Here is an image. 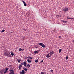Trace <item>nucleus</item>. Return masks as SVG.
Instances as JSON below:
<instances>
[{
    "instance_id": "f257e3e1",
    "label": "nucleus",
    "mask_w": 74,
    "mask_h": 74,
    "mask_svg": "<svg viewBox=\"0 0 74 74\" xmlns=\"http://www.w3.org/2000/svg\"><path fill=\"white\" fill-rule=\"evenodd\" d=\"M5 55L6 56H8V57H11V55L10 52H9V51L7 50H6L4 51Z\"/></svg>"
},
{
    "instance_id": "f03ea898",
    "label": "nucleus",
    "mask_w": 74,
    "mask_h": 74,
    "mask_svg": "<svg viewBox=\"0 0 74 74\" xmlns=\"http://www.w3.org/2000/svg\"><path fill=\"white\" fill-rule=\"evenodd\" d=\"M9 71L10 72L9 73V74H14V72L13 70H9Z\"/></svg>"
},
{
    "instance_id": "7ed1b4c3",
    "label": "nucleus",
    "mask_w": 74,
    "mask_h": 74,
    "mask_svg": "<svg viewBox=\"0 0 74 74\" xmlns=\"http://www.w3.org/2000/svg\"><path fill=\"white\" fill-rule=\"evenodd\" d=\"M69 9L67 8H64L62 11H64V12H67V11H69Z\"/></svg>"
},
{
    "instance_id": "20e7f679",
    "label": "nucleus",
    "mask_w": 74,
    "mask_h": 74,
    "mask_svg": "<svg viewBox=\"0 0 74 74\" xmlns=\"http://www.w3.org/2000/svg\"><path fill=\"white\" fill-rule=\"evenodd\" d=\"M22 65H24V66L25 67L27 66V62H26L25 61L21 63Z\"/></svg>"
},
{
    "instance_id": "39448f33",
    "label": "nucleus",
    "mask_w": 74,
    "mask_h": 74,
    "mask_svg": "<svg viewBox=\"0 0 74 74\" xmlns=\"http://www.w3.org/2000/svg\"><path fill=\"white\" fill-rule=\"evenodd\" d=\"M20 74H25V71L24 70H22L20 72Z\"/></svg>"
},
{
    "instance_id": "423d86ee",
    "label": "nucleus",
    "mask_w": 74,
    "mask_h": 74,
    "mask_svg": "<svg viewBox=\"0 0 74 74\" xmlns=\"http://www.w3.org/2000/svg\"><path fill=\"white\" fill-rule=\"evenodd\" d=\"M54 53V52L52 51H50V53H49V54H50V56H52L53 54Z\"/></svg>"
},
{
    "instance_id": "0eeeda50",
    "label": "nucleus",
    "mask_w": 74,
    "mask_h": 74,
    "mask_svg": "<svg viewBox=\"0 0 74 74\" xmlns=\"http://www.w3.org/2000/svg\"><path fill=\"white\" fill-rule=\"evenodd\" d=\"M8 68H6V70L4 72V73H6L7 72H8Z\"/></svg>"
},
{
    "instance_id": "6e6552de",
    "label": "nucleus",
    "mask_w": 74,
    "mask_h": 74,
    "mask_svg": "<svg viewBox=\"0 0 74 74\" xmlns=\"http://www.w3.org/2000/svg\"><path fill=\"white\" fill-rule=\"evenodd\" d=\"M27 62L28 63H31L32 62V61L29 60V59H27Z\"/></svg>"
},
{
    "instance_id": "1a4fd4ad",
    "label": "nucleus",
    "mask_w": 74,
    "mask_h": 74,
    "mask_svg": "<svg viewBox=\"0 0 74 74\" xmlns=\"http://www.w3.org/2000/svg\"><path fill=\"white\" fill-rule=\"evenodd\" d=\"M22 1L23 2V3L24 5L25 6H27V4L26 3H25V2L23 1Z\"/></svg>"
},
{
    "instance_id": "9d476101",
    "label": "nucleus",
    "mask_w": 74,
    "mask_h": 74,
    "mask_svg": "<svg viewBox=\"0 0 74 74\" xmlns=\"http://www.w3.org/2000/svg\"><path fill=\"white\" fill-rule=\"evenodd\" d=\"M22 66L21 64H20L19 66H18V68L19 69H21V68L22 67Z\"/></svg>"
},
{
    "instance_id": "9b49d317",
    "label": "nucleus",
    "mask_w": 74,
    "mask_h": 74,
    "mask_svg": "<svg viewBox=\"0 0 74 74\" xmlns=\"http://www.w3.org/2000/svg\"><path fill=\"white\" fill-rule=\"evenodd\" d=\"M23 69L25 70V71H27L28 70V69L25 67L23 68Z\"/></svg>"
},
{
    "instance_id": "f8f14e48",
    "label": "nucleus",
    "mask_w": 74,
    "mask_h": 74,
    "mask_svg": "<svg viewBox=\"0 0 74 74\" xmlns=\"http://www.w3.org/2000/svg\"><path fill=\"white\" fill-rule=\"evenodd\" d=\"M28 68H29L30 67V64H28L27 65V66H26Z\"/></svg>"
},
{
    "instance_id": "ddd939ff",
    "label": "nucleus",
    "mask_w": 74,
    "mask_h": 74,
    "mask_svg": "<svg viewBox=\"0 0 74 74\" xmlns=\"http://www.w3.org/2000/svg\"><path fill=\"white\" fill-rule=\"evenodd\" d=\"M10 53H11V55L12 56H14V53H13L11 51Z\"/></svg>"
},
{
    "instance_id": "4468645a",
    "label": "nucleus",
    "mask_w": 74,
    "mask_h": 74,
    "mask_svg": "<svg viewBox=\"0 0 74 74\" xmlns=\"http://www.w3.org/2000/svg\"><path fill=\"white\" fill-rule=\"evenodd\" d=\"M67 18L68 19H73V18H71L69 16L67 17Z\"/></svg>"
},
{
    "instance_id": "2eb2a0df",
    "label": "nucleus",
    "mask_w": 74,
    "mask_h": 74,
    "mask_svg": "<svg viewBox=\"0 0 74 74\" xmlns=\"http://www.w3.org/2000/svg\"><path fill=\"white\" fill-rule=\"evenodd\" d=\"M27 58H28L29 59V60H32V58L31 57H30V56L28 57H27Z\"/></svg>"
},
{
    "instance_id": "dca6fc26",
    "label": "nucleus",
    "mask_w": 74,
    "mask_h": 74,
    "mask_svg": "<svg viewBox=\"0 0 74 74\" xmlns=\"http://www.w3.org/2000/svg\"><path fill=\"white\" fill-rule=\"evenodd\" d=\"M17 62H18V63H20L21 61V60L19 59V60H18L17 59Z\"/></svg>"
},
{
    "instance_id": "f3484780",
    "label": "nucleus",
    "mask_w": 74,
    "mask_h": 74,
    "mask_svg": "<svg viewBox=\"0 0 74 74\" xmlns=\"http://www.w3.org/2000/svg\"><path fill=\"white\" fill-rule=\"evenodd\" d=\"M42 45H43V43H40L39 44V46H42Z\"/></svg>"
},
{
    "instance_id": "a211bd4d",
    "label": "nucleus",
    "mask_w": 74,
    "mask_h": 74,
    "mask_svg": "<svg viewBox=\"0 0 74 74\" xmlns=\"http://www.w3.org/2000/svg\"><path fill=\"white\" fill-rule=\"evenodd\" d=\"M62 22H63L64 23H67V21H62Z\"/></svg>"
},
{
    "instance_id": "6ab92c4d",
    "label": "nucleus",
    "mask_w": 74,
    "mask_h": 74,
    "mask_svg": "<svg viewBox=\"0 0 74 74\" xmlns=\"http://www.w3.org/2000/svg\"><path fill=\"white\" fill-rule=\"evenodd\" d=\"M46 57L48 58H49L50 57V55H49V54H48L47 55Z\"/></svg>"
},
{
    "instance_id": "aec40b11",
    "label": "nucleus",
    "mask_w": 74,
    "mask_h": 74,
    "mask_svg": "<svg viewBox=\"0 0 74 74\" xmlns=\"http://www.w3.org/2000/svg\"><path fill=\"white\" fill-rule=\"evenodd\" d=\"M42 47L43 48H45V45L44 44H43L42 45Z\"/></svg>"
},
{
    "instance_id": "412c9836",
    "label": "nucleus",
    "mask_w": 74,
    "mask_h": 74,
    "mask_svg": "<svg viewBox=\"0 0 74 74\" xmlns=\"http://www.w3.org/2000/svg\"><path fill=\"white\" fill-rule=\"evenodd\" d=\"M34 53L35 54H36V53H38V52L37 51H34Z\"/></svg>"
},
{
    "instance_id": "4be33fe9",
    "label": "nucleus",
    "mask_w": 74,
    "mask_h": 74,
    "mask_svg": "<svg viewBox=\"0 0 74 74\" xmlns=\"http://www.w3.org/2000/svg\"><path fill=\"white\" fill-rule=\"evenodd\" d=\"M62 50V49H59V53H60L61 52V51Z\"/></svg>"
},
{
    "instance_id": "5701e85b",
    "label": "nucleus",
    "mask_w": 74,
    "mask_h": 74,
    "mask_svg": "<svg viewBox=\"0 0 74 74\" xmlns=\"http://www.w3.org/2000/svg\"><path fill=\"white\" fill-rule=\"evenodd\" d=\"M5 30L4 29H3L2 30V32H1L3 33L5 32Z\"/></svg>"
},
{
    "instance_id": "b1692460",
    "label": "nucleus",
    "mask_w": 74,
    "mask_h": 74,
    "mask_svg": "<svg viewBox=\"0 0 74 74\" xmlns=\"http://www.w3.org/2000/svg\"><path fill=\"white\" fill-rule=\"evenodd\" d=\"M38 60H35V62L36 63L38 62Z\"/></svg>"
},
{
    "instance_id": "393cba45",
    "label": "nucleus",
    "mask_w": 74,
    "mask_h": 74,
    "mask_svg": "<svg viewBox=\"0 0 74 74\" xmlns=\"http://www.w3.org/2000/svg\"><path fill=\"white\" fill-rule=\"evenodd\" d=\"M22 50V49L21 48H19L18 49V50L19 51H21Z\"/></svg>"
},
{
    "instance_id": "a878e982",
    "label": "nucleus",
    "mask_w": 74,
    "mask_h": 74,
    "mask_svg": "<svg viewBox=\"0 0 74 74\" xmlns=\"http://www.w3.org/2000/svg\"><path fill=\"white\" fill-rule=\"evenodd\" d=\"M68 58H69L68 57V56H66V60H68Z\"/></svg>"
},
{
    "instance_id": "bb28decb",
    "label": "nucleus",
    "mask_w": 74,
    "mask_h": 74,
    "mask_svg": "<svg viewBox=\"0 0 74 74\" xmlns=\"http://www.w3.org/2000/svg\"><path fill=\"white\" fill-rule=\"evenodd\" d=\"M40 74H44V72H41Z\"/></svg>"
},
{
    "instance_id": "cd10ccee",
    "label": "nucleus",
    "mask_w": 74,
    "mask_h": 74,
    "mask_svg": "<svg viewBox=\"0 0 74 74\" xmlns=\"http://www.w3.org/2000/svg\"><path fill=\"white\" fill-rule=\"evenodd\" d=\"M44 61L43 60H42L40 61V62L41 63H42Z\"/></svg>"
},
{
    "instance_id": "c85d7f7f",
    "label": "nucleus",
    "mask_w": 74,
    "mask_h": 74,
    "mask_svg": "<svg viewBox=\"0 0 74 74\" xmlns=\"http://www.w3.org/2000/svg\"><path fill=\"white\" fill-rule=\"evenodd\" d=\"M3 74V73H2V72L1 71H0V74Z\"/></svg>"
},
{
    "instance_id": "c756f323",
    "label": "nucleus",
    "mask_w": 74,
    "mask_h": 74,
    "mask_svg": "<svg viewBox=\"0 0 74 74\" xmlns=\"http://www.w3.org/2000/svg\"><path fill=\"white\" fill-rule=\"evenodd\" d=\"M50 71L51 72H53V70H51Z\"/></svg>"
},
{
    "instance_id": "7c9ffc66",
    "label": "nucleus",
    "mask_w": 74,
    "mask_h": 74,
    "mask_svg": "<svg viewBox=\"0 0 74 74\" xmlns=\"http://www.w3.org/2000/svg\"><path fill=\"white\" fill-rule=\"evenodd\" d=\"M61 36H59V38H61Z\"/></svg>"
},
{
    "instance_id": "2f4dec72",
    "label": "nucleus",
    "mask_w": 74,
    "mask_h": 74,
    "mask_svg": "<svg viewBox=\"0 0 74 74\" xmlns=\"http://www.w3.org/2000/svg\"><path fill=\"white\" fill-rule=\"evenodd\" d=\"M22 51H24V49H22Z\"/></svg>"
},
{
    "instance_id": "473e14b6",
    "label": "nucleus",
    "mask_w": 74,
    "mask_h": 74,
    "mask_svg": "<svg viewBox=\"0 0 74 74\" xmlns=\"http://www.w3.org/2000/svg\"><path fill=\"white\" fill-rule=\"evenodd\" d=\"M72 74H74V72L73 73H72Z\"/></svg>"
},
{
    "instance_id": "72a5a7b5",
    "label": "nucleus",
    "mask_w": 74,
    "mask_h": 74,
    "mask_svg": "<svg viewBox=\"0 0 74 74\" xmlns=\"http://www.w3.org/2000/svg\"><path fill=\"white\" fill-rule=\"evenodd\" d=\"M25 59H27V58L25 57Z\"/></svg>"
},
{
    "instance_id": "f704fd0d",
    "label": "nucleus",
    "mask_w": 74,
    "mask_h": 74,
    "mask_svg": "<svg viewBox=\"0 0 74 74\" xmlns=\"http://www.w3.org/2000/svg\"><path fill=\"white\" fill-rule=\"evenodd\" d=\"M74 40H73V42H74Z\"/></svg>"
},
{
    "instance_id": "c9c22d12",
    "label": "nucleus",
    "mask_w": 74,
    "mask_h": 74,
    "mask_svg": "<svg viewBox=\"0 0 74 74\" xmlns=\"http://www.w3.org/2000/svg\"><path fill=\"white\" fill-rule=\"evenodd\" d=\"M45 74H46V73H45Z\"/></svg>"
}]
</instances>
